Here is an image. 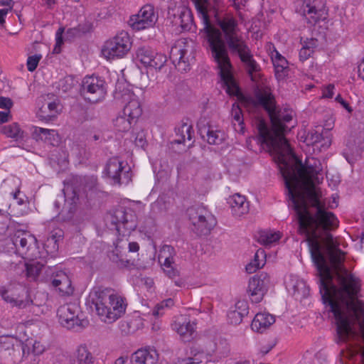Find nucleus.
Segmentation results:
<instances>
[{"instance_id":"nucleus-62","label":"nucleus","mask_w":364,"mask_h":364,"mask_svg":"<svg viewBox=\"0 0 364 364\" xmlns=\"http://www.w3.org/2000/svg\"><path fill=\"white\" fill-rule=\"evenodd\" d=\"M164 309V305L163 302L161 301L160 304H158L154 309L152 311V314L154 316H159V315H161L163 313L161 312L162 310Z\"/></svg>"},{"instance_id":"nucleus-55","label":"nucleus","mask_w":364,"mask_h":364,"mask_svg":"<svg viewBox=\"0 0 364 364\" xmlns=\"http://www.w3.org/2000/svg\"><path fill=\"white\" fill-rule=\"evenodd\" d=\"M9 218L6 214L0 210V235L5 234L8 228Z\"/></svg>"},{"instance_id":"nucleus-61","label":"nucleus","mask_w":364,"mask_h":364,"mask_svg":"<svg viewBox=\"0 0 364 364\" xmlns=\"http://www.w3.org/2000/svg\"><path fill=\"white\" fill-rule=\"evenodd\" d=\"M317 46V40L311 38L310 40H307L306 41H304V44L303 45V47L314 50V48Z\"/></svg>"},{"instance_id":"nucleus-52","label":"nucleus","mask_w":364,"mask_h":364,"mask_svg":"<svg viewBox=\"0 0 364 364\" xmlns=\"http://www.w3.org/2000/svg\"><path fill=\"white\" fill-rule=\"evenodd\" d=\"M41 58V55H34L29 56L27 60V68L30 72H33L38 66V62Z\"/></svg>"},{"instance_id":"nucleus-53","label":"nucleus","mask_w":364,"mask_h":364,"mask_svg":"<svg viewBox=\"0 0 364 364\" xmlns=\"http://www.w3.org/2000/svg\"><path fill=\"white\" fill-rule=\"evenodd\" d=\"M75 205L70 204V207L65 213V210H63L60 213V218L64 221H70L73 218L74 213L75 212Z\"/></svg>"},{"instance_id":"nucleus-32","label":"nucleus","mask_w":364,"mask_h":364,"mask_svg":"<svg viewBox=\"0 0 364 364\" xmlns=\"http://www.w3.org/2000/svg\"><path fill=\"white\" fill-rule=\"evenodd\" d=\"M58 106L59 103L57 101H53L48 102L46 105H43L38 112V117L42 120H51L58 114Z\"/></svg>"},{"instance_id":"nucleus-50","label":"nucleus","mask_w":364,"mask_h":364,"mask_svg":"<svg viewBox=\"0 0 364 364\" xmlns=\"http://www.w3.org/2000/svg\"><path fill=\"white\" fill-rule=\"evenodd\" d=\"M244 316L235 310L230 311L228 314V321L233 325L240 324Z\"/></svg>"},{"instance_id":"nucleus-2","label":"nucleus","mask_w":364,"mask_h":364,"mask_svg":"<svg viewBox=\"0 0 364 364\" xmlns=\"http://www.w3.org/2000/svg\"><path fill=\"white\" fill-rule=\"evenodd\" d=\"M191 1L202 19L205 38L219 68L226 92L230 95L237 96L240 89L231 73L232 65L228 51L240 58L253 82H257L260 77V65L254 59L251 50L240 33L236 19L232 16L218 17L216 23L220 28H217L211 23L208 16L210 2L208 0Z\"/></svg>"},{"instance_id":"nucleus-47","label":"nucleus","mask_w":364,"mask_h":364,"mask_svg":"<svg viewBox=\"0 0 364 364\" xmlns=\"http://www.w3.org/2000/svg\"><path fill=\"white\" fill-rule=\"evenodd\" d=\"M168 209V203L164 197H159L157 200L151 204V210L155 213L166 212Z\"/></svg>"},{"instance_id":"nucleus-45","label":"nucleus","mask_w":364,"mask_h":364,"mask_svg":"<svg viewBox=\"0 0 364 364\" xmlns=\"http://www.w3.org/2000/svg\"><path fill=\"white\" fill-rule=\"evenodd\" d=\"M13 338L10 336H0V360L3 358H7L6 350H11L13 346L11 345Z\"/></svg>"},{"instance_id":"nucleus-49","label":"nucleus","mask_w":364,"mask_h":364,"mask_svg":"<svg viewBox=\"0 0 364 364\" xmlns=\"http://www.w3.org/2000/svg\"><path fill=\"white\" fill-rule=\"evenodd\" d=\"M232 116L233 119L238 123L239 126L241 127V130L243 129V117L242 110L236 104L232 105Z\"/></svg>"},{"instance_id":"nucleus-24","label":"nucleus","mask_w":364,"mask_h":364,"mask_svg":"<svg viewBox=\"0 0 364 364\" xmlns=\"http://www.w3.org/2000/svg\"><path fill=\"white\" fill-rule=\"evenodd\" d=\"M124 100H129L127 104L123 109L124 114L131 117V119H134L136 122L137 119L142 114V108L141 103L134 94H124L123 95Z\"/></svg>"},{"instance_id":"nucleus-38","label":"nucleus","mask_w":364,"mask_h":364,"mask_svg":"<svg viewBox=\"0 0 364 364\" xmlns=\"http://www.w3.org/2000/svg\"><path fill=\"white\" fill-rule=\"evenodd\" d=\"M62 231L58 230L55 233H52L45 242V247L48 252L54 253L58 249V242L62 238Z\"/></svg>"},{"instance_id":"nucleus-12","label":"nucleus","mask_w":364,"mask_h":364,"mask_svg":"<svg viewBox=\"0 0 364 364\" xmlns=\"http://www.w3.org/2000/svg\"><path fill=\"white\" fill-rule=\"evenodd\" d=\"M298 12L311 25H315L318 21L325 20L328 15L323 0H304Z\"/></svg>"},{"instance_id":"nucleus-51","label":"nucleus","mask_w":364,"mask_h":364,"mask_svg":"<svg viewBox=\"0 0 364 364\" xmlns=\"http://www.w3.org/2000/svg\"><path fill=\"white\" fill-rule=\"evenodd\" d=\"M235 311L240 313L242 316H245L249 313L248 304L245 300H240L235 304Z\"/></svg>"},{"instance_id":"nucleus-15","label":"nucleus","mask_w":364,"mask_h":364,"mask_svg":"<svg viewBox=\"0 0 364 364\" xmlns=\"http://www.w3.org/2000/svg\"><path fill=\"white\" fill-rule=\"evenodd\" d=\"M158 16L151 4H146L129 20V24L135 31H140L153 27L157 21Z\"/></svg>"},{"instance_id":"nucleus-35","label":"nucleus","mask_w":364,"mask_h":364,"mask_svg":"<svg viewBox=\"0 0 364 364\" xmlns=\"http://www.w3.org/2000/svg\"><path fill=\"white\" fill-rule=\"evenodd\" d=\"M265 254L264 251L262 249L257 250L255 255L254 260L246 266V271L252 274L259 268L264 265Z\"/></svg>"},{"instance_id":"nucleus-36","label":"nucleus","mask_w":364,"mask_h":364,"mask_svg":"<svg viewBox=\"0 0 364 364\" xmlns=\"http://www.w3.org/2000/svg\"><path fill=\"white\" fill-rule=\"evenodd\" d=\"M136 121L124 114L122 112L114 121V124L119 132H126L130 129L133 123Z\"/></svg>"},{"instance_id":"nucleus-7","label":"nucleus","mask_w":364,"mask_h":364,"mask_svg":"<svg viewBox=\"0 0 364 364\" xmlns=\"http://www.w3.org/2000/svg\"><path fill=\"white\" fill-rule=\"evenodd\" d=\"M131 46L128 33L122 31L105 43L102 48V54L107 60L121 58L127 54Z\"/></svg>"},{"instance_id":"nucleus-6","label":"nucleus","mask_w":364,"mask_h":364,"mask_svg":"<svg viewBox=\"0 0 364 364\" xmlns=\"http://www.w3.org/2000/svg\"><path fill=\"white\" fill-rule=\"evenodd\" d=\"M350 328V332L348 333V335L341 338L338 334L337 328H336V340L338 343H347L348 341L357 342L355 346L348 344L346 350L343 349L341 350V355L342 358L352 360L355 356L359 355L360 360L364 364V328Z\"/></svg>"},{"instance_id":"nucleus-37","label":"nucleus","mask_w":364,"mask_h":364,"mask_svg":"<svg viewBox=\"0 0 364 364\" xmlns=\"http://www.w3.org/2000/svg\"><path fill=\"white\" fill-rule=\"evenodd\" d=\"M272 63L276 78L278 80L284 79L289 70L288 61L286 59H282L279 61L272 62Z\"/></svg>"},{"instance_id":"nucleus-56","label":"nucleus","mask_w":364,"mask_h":364,"mask_svg":"<svg viewBox=\"0 0 364 364\" xmlns=\"http://www.w3.org/2000/svg\"><path fill=\"white\" fill-rule=\"evenodd\" d=\"M134 143L136 146L139 147L144 148L146 146V140L145 137V134L143 131L139 132L138 133L136 134Z\"/></svg>"},{"instance_id":"nucleus-33","label":"nucleus","mask_w":364,"mask_h":364,"mask_svg":"<svg viewBox=\"0 0 364 364\" xmlns=\"http://www.w3.org/2000/svg\"><path fill=\"white\" fill-rule=\"evenodd\" d=\"M1 132L7 137L14 138L16 141L23 139L24 137L23 131L21 129L19 125L16 122L1 127Z\"/></svg>"},{"instance_id":"nucleus-46","label":"nucleus","mask_w":364,"mask_h":364,"mask_svg":"<svg viewBox=\"0 0 364 364\" xmlns=\"http://www.w3.org/2000/svg\"><path fill=\"white\" fill-rule=\"evenodd\" d=\"M197 127L198 134L203 139H204L205 134L210 133V131L213 129L205 117L200 118L197 123Z\"/></svg>"},{"instance_id":"nucleus-58","label":"nucleus","mask_w":364,"mask_h":364,"mask_svg":"<svg viewBox=\"0 0 364 364\" xmlns=\"http://www.w3.org/2000/svg\"><path fill=\"white\" fill-rule=\"evenodd\" d=\"M13 105L12 100L9 97H0V108L9 111Z\"/></svg>"},{"instance_id":"nucleus-19","label":"nucleus","mask_w":364,"mask_h":364,"mask_svg":"<svg viewBox=\"0 0 364 364\" xmlns=\"http://www.w3.org/2000/svg\"><path fill=\"white\" fill-rule=\"evenodd\" d=\"M172 328L185 342H188L193 338L196 323L186 316H181L172 324Z\"/></svg>"},{"instance_id":"nucleus-23","label":"nucleus","mask_w":364,"mask_h":364,"mask_svg":"<svg viewBox=\"0 0 364 364\" xmlns=\"http://www.w3.org/2000/svg\"><path fill=\"white\" fill-rule=\"evenodd\" d=\"M132 364H156L158 354L156 350L148 348H140L132 354Z\"/></svg>"},{"instance_id":"nucleus-30","label":"nucleus","mask_w":364,"mask_h":364,"mask_svg":"<svg viewBox=\"0 0 364 364\" xmlns=\"http://www.w3.org/2000/svg\"><path fill=\"white\" fill-rule=\"evenodd\" d=\"M346 145L352 156L359 155L364 149V130L352 134Z\"/></svg>"},{"instance_id":"nucleus-28","label":"nucleus","mask_w":364,"mask_h":364,"mask_svg":"<svg viewBox=\"0 0 364 364\" xmlns=\"http://www.w3.org/2000/svg\"><path fill=\"white\" fill-rule=\"evenodd\" d=\"M274 322L275 318L273 315L267 313H258L252 321L251 328L255 331L262 333Z\"/></svg>"},{"instance_id":"nucleus-64","label":"nucleus","mask_w":364,"mask_h":364,"mask_svg":"<svg viewBox=\"0 0 364 364\" xmlns=\"http://www.w3.org/2000/svg\"><path fill=\"white\" fill-rule=\"evenodd\" d=\"M14 2L12 0H0V6H6L5 9L11 11L14 6Z\"/></svg>"},{"instance_id":"nucleus-17","label":"nucleus","mask_w":364,"mask_h":364,"mask_svg":"<svg viewBox=\"0 0 364 364\" xmlns=\"http://www.w3.org/2000/svg\"><path fill=\"white\" fill-rule=\"evenodd\" d=\"M270 284L269 276L262 272L250 278L248 284V293L253 303L260 302L268 291Z\"/></svg>"},{"instance_id":"nucleus-44","label":"nucleus","mask_w":364,"mask_h":364,"mask_svg":"<svg viewBox=\"0 0 364 364\" xmlns=\"http://www.w3.org/2000/svg\"><path fill=\"white\" fill-rule=\"evenodd\" d=\"M280 238L279 232H263L260 234L258 242L261 244L268 245L278 241Z\"/></svg>"},{"instance_id":"nucleus-59","label":"nucleus","mask_w":364,"mask_h":364,"mask_svg":"<svg viewBox=\"0 0 364 364\" xmlns=\"http://www.w3.org/2000/svg\"><path fill=\"white\" fill-rule=\"evenodd\" d=\"M333 90L334 85L332 84H329L323 90V97L326 98H331L333 95Z\"/></svg>"},{"instance_id":"nucleus-8","label":"nucleus","mask_w":364,"mask_h":364,"mask_svg":"<svg viewBox=\"0 0 364 364\" xmlns=\"http://www.w3.org/2000/svg\"><path fill=\"white\" fill-rule=\"evenodd\" d=\"M175 255L174 248L171 245H165L159 251L158 259L166 276L171 279H174L176 286L181 287L184 285L185 282L180 277V271L174 261Z\"/></svg>"},{"instance_id":"nucleus-13","label":"nucleus","mask_w":364,"mask_h":364,"mask_svg":"<svg viewBox=\"0 0 364 364\" xmlns=\"http://www.w3.org/2000/svg\"><path fill=\"white\" fill-rule=\"evenodd\" d=\"M107 220L113 225V229L116 230L119 234H125L126 232H130L136 228L135 217L131 210H127L123 207H119L107 217Z\"/></svg>"},{"instance_id":"nucleus-41","label":"nucleus","mask_w":364,"mask_h":364,"mask_svg":"<svg viewBox=\"0 0 364 364\" xmlns=\"http://www.w3.org/2000/svg\"><path fill=\"white\" fill-rule=\"evenodd\" d=\"M26 276L32 279H36L41 273L44 264L40 262H33L31 264H26Z\"/></svg>"},{"instance_id":"nucleus-54","label":"nucleus","mask_w":364,"mask_h":364,"mask_svg":"<svg viewBox=\"0 0 364 364\" xmlns=\"http://www.w3.org/2000/svg\"><path fill=\"white\" fill-rule=\"evenodd\" d=\"M64 32L63 28H59L55 34L56 43L53 49V53H59L60 52V46L63 43V33Z\"/></svg>"},{"instance_id":"nucleus-29","label":"nucleus","mask_w":364,"mask_h":364,"mask_svg":"<svg viewBox=\"0 0 364 364\" xmlns=\"http://www.w3.org/2000/svg\"><path fill=\"white\" fill-rule=\"evenodd\" d=\"M324 128L322 127H318L317 129H312L306 134L304 142L308 146H315L317 144L321 143V147L323 146H328L330 144V140L328 137L325 138L323 136V131Z\"/></svg>"},{"instance_id":"nucleus-20","label":"nucleus","mask_w":364,"mask_h":364,"mask_svg":"<svg viewBox=\"0 0 364 364\" xmlns=\"http://www.w3.org/2000/svg\"><path fill=\"white\" fill-rule=\"evenodd\" d=\"M127 242L119 240L115 245L114 249L108 255L109 259L115 263L119 268H129L134 263L127 258L125 250Z\"/></svg>"},{"instance_id":"nucleus-9","label":"nucleus","mask_w":364,"mask_h":364,"mask_svg":"<svg viewBox=\"0 0 364 364\" xmlns=\"http://www.w3.org/2000/svg\"><path fill=\"white\" fill-rule=\"evenodd\" d=\"M16 252L23 257L34 260L40 257L36 238L29 233L18 230L11 239Z\"/></svg>"},{"instance_id":"nucleus-16","label":"nucleus","mask_w":364,"mask_h":364,"mask_svg":"<svg viewBox=\"0 0 364 364\" xmlns=\"http://www.w3.org/2000/svg\"><path fill=\"white\" fill-rule=\"evenodd\" d=\"M0 295L6 302L19 309L26 308L33 303L32 300L27 298V291L21 286L14 287L11 285L8 288L1 287Z\"/></svg>"},{"instance_id":"nucleus-22","label":"nucleus","mask_w":364,"mask_h":364,"mask_svg":"<svg viewBox=\"0 0 364 364\" xmlns=\"http://www.w3.org/2000/svg\"><path fill=\"white\" fill-rule=\"evenodd\" d=\"M32 136L36 141H43L53 146H58L60 141L59 134L54 129L35 127Z\"/></svg>"},{"instance_id":"nucleus-27","label":"nucleus","mask_w":364,"mask_h":364,"mask_svg":"<svg viewBox=\"0 0 364 364\" xmlns=\"http://www.w3.org/2000/svg\"><path fill=\"white\" fill-rule=\"evenodd\" d=\"M232 212L235 215L242 216L249 210V203L244 196L239 193L234 194L228 198Z\"/></svg>"},{"instance_id":"nucleus-42","label":"nucleus","mask_w":364,"mask_h":364,"mask_svg":"<svg viewBox=\"0 0 364 364\" xmlns=\"http://www.w3.org/2000/svg\"><path fill=\"white\" fill-rule=\"evenodd\" d=\"M207 141L210 144L218 145L222 144L225 139V133L220 130H213L212 129L210 133L206 134Z\"/></svg>"},{"instance_id":"nucleus-39","label":"nucleus","mask_w":364,"mask_h":364,"mask_svg":"<svg viewBox=\"0 0 364 364\" xmlns=\"http://www.w3.org/2000/svg\"><path fill=\"white\" fill-rule=\"evenodd\" d=\"M154 51L148 47L139 48L136 55L139 61H140L145 66H149L151 60L152 59Z\"/></svg>"},{"instance_id":"nucleus-3","label":"nucleus","mask_w":364,"mask_h":364,"mask_svg":"<svg viewBox=\"0 0 364 364\" xmlns=\"http://www.w3.org/2000/svg\"><path fill=\"white\" fill-rule=\"evenodd\" d=\"M255 96V100L252 101L253 107L255 108L262 107L267 111L272 127L270 130L263 119H257L255 123L258 140L262 144H267L272 154L275 156L277 154V144L274 142L277 138H281L289 144L284 134L290 131L286 123L291 121L292 114L277 109L274 97L268 90H258Z\"/></svg>"},{"instance_id":"nucleus-63","label":"nucleus","mask_w":364,"mask_h":364,"mask_svg":"<svg viewBox=\"0 0 364 364\" xmlns=\"http://www.w3.org/2000/svg\"><path fill=\"white\" fill-rule=\"evenodd\" d=\"M127 246L129 248V252H136L139 250V245L136 242H131L127 243Z\"/></svg>"},{"instance_id":"nucleus-10","label":"nucleus","mask_w":364,"mask_h":364,"mask_svg":"<svg viewBox=\"0 0 364 364\" xmlns=\"http://www.w3.org/2000/svg\"><path fill=\"white\" fill-rule=\"evenodd\" d=\"M80 95L87 102L97 103L106 95L105 82L95 76L85 77L82 83Z\"/></svg>"},{"instance_id":"nucleus-26","label":"nucleus","mask_w":364,"mask_h":364,"mask_svg":"<svg viewBox=\"0 0 364 364\" xmlns=\"http://www.w3.org/2000/svg\"><path fill=\"white\" fill-rule=\"evenodd\" d=\"M13 346L9 348L11 350H6L7 358H3L1 361L4 364H16L21 361L24 354V346L19 341L13 338L11 341Z\"/></svg>"},{"instance_id":"nucleus-25","label":"nucleus","mask_w":364,"mask_h":364,"mask_svg":"<svg viewBox=\"0 0 364 364\" xmlns=\"http://www.w3.org/2000/svg\"><path fill=\"white\" fill-rule=\"evenodd\" d=\"M52 284L62 296H70L73 293L71 280L64 272H57L52 280Z\"/></svg>"},{"instance_id":"nucleus-40","label":"nucleus","mask_w":364,"mask_h":364,"mask_svg":"<svg viewBox=\"0 0 364 364\" xmlns=\"http://www.w3.org/2000/svg\"><path fill=\"white\" fill-rule=\"evenodd\" d=\"M76 356L79 364H92L94 360V358L85 346H80L77 348Z\"/></svg>"},{"instance_id":"nucleus-5","label":"nucleus","mask_w":364,"mask_h":364,"mask_svg":"<svg viewBox=\"0 0 364 364\" xmlns=\"http://www.w3.org/2000/svg\"><path fill=\"white\" fill-rule=\"evenodd\" d=\"M192 230L198 236L207 235L216 225L215 216L204 206L195 205L187 210Z\"/></svg>"},{"instance_id":"nucleus-4","label":"nucleus","mask_w":364,"mask_h":364,"mask_svg":"<svg viewBox=\"0 0 364 364\" xmlns=\"http://www.w3.org/2000/svg\"><path fill=\"white\" fill-rule=\"evenodd\" d=\"M87 304L100 319L108 323L121 318L126 311V299L109 287H94L87 299Z\"/></svg>"},{"instance_id":"nucleus-14","label":"nucleus","mask_w":364,"mask_h":364,"mask_svg":"<svg viewBox=\"0 0 364 364\" xmlns=\"http://www.w3.org/2000/svg\"><path fill=\"white\" fill-rule=\"evenodd\" d=\"M124 162L117 157H112L106 164L104 173L112 181L114 184H127L132 180L130 168L125 169Z\"/></svg>"},{"instance_id":"nucleus-31","label":"nucleus","mask_w":364,"mask_h":364,"mask_svg":"<svg viewBox=\"0 0 364 364\" xmlns=\"http://www.w3.org/2000/svg\"><path fill=\"white\" fill-rule=\"evenodd\" d=\"M174 23L180 26L183 31H190L193 23V18L191 11L183 9L178 16H175Z\"/></svg>"},{"instance_id":"nucleus-43","label":"nucleus","mask_w":364,"mask_h":364,"mask_svg":"<svg viewBox=\"0 0 364 364\" xmlns=\"http://www.w3.org/2000/svg\"><path fill=\"white\" fill-rule=\"evenodd\" d=\"M166 61L167 58L165 55L154 52L148 67L160 70L165 65Z\"/></svg>"},{"instance_id":"nucleus-34","label":"nucleus","mask_w":364,"mask_h":364,"mask_svg":"<svg viewBox=\"0 0 364 364\" xmlns=\"http://www.w3.org/2000/svg\"><path fill=\"white\" fill-rule=\"evenodd\" d=\"M176 133L178 136V138L173 141L176 144H184L186 139L191 141L193 139V128L186 123L176 129Z\"/></svg>"},{"instance_id":"nucleus-48","label":"nucleus","mask_w":364,"mask_h":364,"mask_svg":"<svg viewBox=\"0 0 364 364\" xmlns=\"http://www.w3.org/2000/svg\"><path fill=\"white\" fill-rule=\"evenodd\" d=\"M80 182L83 185L84 189L91 190L95 187L97 185V178L91 176H79L77 178Z\"/></svg>"},{"instance_id":"nucleus-1","label":"nucleus","mask_w":364,"mask_h":364,"mask_svg":"<svg viewBox=\"0 0 364 364\" xmlns=\"http://www.w3.org/2000/svg\"><path fill=\"white\" fill-rule=\"evenodd\" d=\"M276 140L277 154L274 156L296 213L299 232L306 237L323 303L330 309H364V303L358 299L360 282L343 266L344 252L328 232L337 228L338 221L325 210L320 201L321 192L314 185L320 180L319 161L306 158L303 164L289 144L281 138Z\"/></svg>"},{"instance_id":"nucleus-21","label":"nucleus","mask_w":364,"mask_h":364,"mask_svg":"<svg viewBox=\"0 0 364 364\" xmlns=\"http://www.w3.org/2000/svg\"><path fill=\"white\" fill-rule=\"evenodd\" d=\"M188 52V46L186 45L178 43L171 48L170 58L178 70L186 71L188 69L190 55Z\"/></svg>"},{"instance_id":"nucleus-57","label":"nucleus","mask_w":364,"mask_h":364,"mask_svg":"<svg viewBox=\"0 0 364 364\" xmlns=\"http://www.w3.org/2000/svg\"><path fill=\"white\" fill-rule=\"evenodd\" d=\"M314 53V50H311L302 46L299 51V59L301 61L306 60Z\"/></svg>"},{"instance_id":"nucleus-18","label":"nucleus","mask_w":364,"mask_h":364,"mask_svg":"<svg viewBox=\"0 0 364 364\" xmlns=\"http://www.w3.org/2000/svg\"><path fill=\"white\" fill-rule=\"evenodd\" d=\"M216 344L214 342L209 343V346H205V350L198 347H191L189 352L186 353L184 358H178V364H199L203 361L210 360V357L215 352Z\"/></svg>"},{"instance_id":"nucleus-11","label":"nucleus","mask_w":364,"mask_h":364,"mask_svg":"<svg viewBox=\"0 0 364 364\" xmlns=\"http://www.w3.org/2000/svg\"><path fill=\"white\" fill-rule=\"evenodd\" d=\"M78 306L75 304H66L60 306L57 311L60 323L68 329L81 330L87 325V320L80 319Z\"/></svg>"},{"instance_id":"nucleus-60","label":"nucleus","mask_w":364,"mask_h":364,"mask_svg":"<svg viewBox=\"0 0 364 364\" xmlns=\"http://www.w3.org/2000/svg\"><path fill=\"white\" fill-rule=\"evenodd\" d=\"M336 101L340 103L348 112L350 113L353 111L348 103L340 95L336 97Z\"/></svg>"}]
</instances>
